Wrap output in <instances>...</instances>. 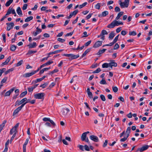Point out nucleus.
<instances>
[{
	"instance_id": "nucleus-1",
	"label": "nucleus",
	"mask_w": 152,
	"mask_h": 152,
	"mask_svg": "<svg viewBox=\"0 0 152 152\" xmlns=\"http://www.w3.org/2000/svg\"><path fill=\"white\" fill-rule=\"evenodd\" d=\"M63 56L69 57L68 58L69 60L76 59L79 57V55L78 54L75 55L72 54H64L63 55Z\"/></svg>"
},
{
	"instance_id": "nucleus-2",
	"label": "nucleus",
	"mask_w": 152,
	"mask_h": 152,
	"mask_svg": "<svg viewBox=\"0 0 152 152\" xmlns=\"http://www.w3.org/2000/svg\"><path fill=\"white\" fill-rule=\"evenodd\" d=\"M45 94L44 93H41L34 94V98L37 99H41L43 100L45 98Z\"/></svg>"
},
{
	"instance_id": "nucleus-3",
	"label": "nucleus",
	"mask_w": 152,
	"mask_h": 152,
	"mask_svg": "<svg viewBox=\"0 0 152 152\" xmlns=\"http://www.w3.org/2000/svg\"><path fill=\"white\" fill-rule=\"evenodd\" d=\"M129 0H125L124 2H121V0L119 1V4L121 8L127 7L129 4Z\"/></svg>"
},
{
	"instance_id": "nucleus-4",
	"label": "nucleus",
	"mask_w": 152,
	"mask_h": 152,
	"mask_svg": "<svg viewBox=\"0 0 152 152\" xmlns=\"http://www.w3.org/2000/svg\"><path fill=\"white\" fill-rule=\"evenodd\" d=\"M150 146L148 145H143L141 148H138L135 152H138L139 151L140 152H142L147 149Z\"/></svg>"
},
{
	"instance_id": "nucleus-5",
	"label": "nucleus",
	"mask_w": 152,
	"mask_h": 152,
	"mask_svg": "<svg viewBox=\"0 0 152 152\" xmlns=\"http://www.w3.org/2000/svg\"><path fill=\"white\" fill-rule=\"evenodd\" d=\"M27 100L26 98H24L22 99L20 101H18L17 100L16 102L15 103V106H18L21 104H22L25 102Z\"/></svg>"
},
{
	"instance_id": "nucleus-6",
	"label": "nucleus",
	"mask_w": 152,
	"mask_h": 152,
	"mask_svg": "<svg viewBox=\"0 0 152 152\" xmlns=\"http://www.w3.org/2000/svg\"><path fill=\"white\" fill-rule=\"evenodd\" d=\"M6 25L7 26V30L8 31L12 29L14 26V23L12 22L10 23H7Z\"/></svg>"
},
{
	"instance_id": "nucleus-7",
	"label": "nucleus",
	"mask_w": 152,
	"mask_h": 152,
	"mask_svg": "<svg viewBox=\"0 0 152 152\" xmlns=\"http://www.w3.org/2000/svg\"><path fill=\"white\" fill-rule=\"evenodd\" d=\"M23 105H21L20 106L18 107L14 111L13 113V116H14L18 113L19 111H20L23 107Z\"/></svg>"
},
{
	"instance_id": "nucleus-8",
	"label": "nucleus",
	"mask_w": 152,
	"mask_h": 152,
	"mask_svg": "<svg viewBox=\"0 0 152 152\" xmlns=\"http://www.w3.org/2000/svg\"><path fill=\"white\" fill-rule=\"evenodd\" d=\"M102 41H98L95 43L93 47L95 48H98L102 45Z\"/></svg>"
},
{
	"instance_id": "nucleus-9",
	"label": "nucleus",
	"mask_w": 152,
	"mask_h": 152,
	"mask_svg": "<svg viewBox=\"0 0 152 152\" xmlns=\"http://www.w3.org/2000/svg\"><path fill=\"white\" fill-rule=\"evenodd\" d=\"M90 139L95 142H97L99 141V139L97 137L94 135H91L90 136Z\"/></svg>"
},
{
	"instance_id": "nucleus-10",
	"label": "nucleus",
	"mask_w": 152,
	"mask_h": 152,
	"mask_svg": "<svg viewBox=\"0 0 152 152\" xmlns=\"http://www.w3.org/2000/svg\"><path fill=\"white\" fill-rule=\"evenodd\" d=\"M36 29L37 30L35 32L34 31L32 33L33 35L34 36H36L38 34L41 33L42 31V30L39 28L38 27L36 28Z\"/></svg>"
},
{
	"instance_id": "nucleus-11",
	"label": "nucleus",
	"mask_w": 152,
	"mask_h": 152,
	"mask_svg": "<svg viewBox=\"0 0 152 152\" xmlns=\"http://www.w3.org/2000/svg\"><path fill=\"white\" fill-rule=\"evenodd\" d=\"M38 84H35L33 86H32L31 87H28V91L29 92H32L33 90L36 88L38 86Z\"/></svg>"
},
{
	"instance_id": "nucleus-12",
	"label": "nucleus",
	"mask_w": 152,
	"mask_h": 152,
	"mask_svg": "<svg viewBox=\"0 0 152 152\" xmlns=\"http://www.w3.org/2000/svg\"><path fill=\"white\" fill-rule=\"evenodd\" d=\"M111 61V62L109 63V67L112 68L113 66L116 67L117 66V63L114 62V60H112Z\"/></svg>"
},
{
	"instance_id": "nucleus-13",
	"label": "nucleus",
	"mask_w": 152,
	"mask_h": 152,
	"mask_svg": "<svg viewBox=\"0 0 152 152\" xmlns=\"http://www.w3.org/2000/svg\"><path fill=\"white\" fill-rule=\"evenodd\" d=\"M14 89L15 88H13L11 89L10 90L7 91L5 94V96H9L10 95L11 93L14 90Z\"/></svg>"
},
{
	"instance_id": "nucleus-14",
	"label": "nucleus",
	"mask_w": 152,
	"mask_h": 152,
	"mask_svg": "<svg viewBox=\"0 0 152 152\" xmlns=\"http://www.w3.org/2000/svg\"><path fill=\"white\" fill-rule=\"evenodd\" d=\"M37 46V43L35 42H34L33 43H30L27 45V46L29 47V48H35Z\"/></svg>"
},
{
	"instance_id": "nucleus-15",
	"label": "nucleus",
	"mask_w": 152,
	"mask_h": 152,
	"mask_svg": "<svg viewBox=\"0 0 152 152\" xmlns=\"http://www.w3.org/2000/svg\"><path fill=\"white\" fill-rule=\"evenodd\" d=\"M108 14V12L107 11H105L103 12L101 14L99 15L98 16L99 17H104L107 15Z\"/></svg>"
},
{
	"instance_id": "nucleus-16",
	"label": "nucleus",
	"mask_w": 152,
	"mask_h": 152,
	"mask_svg": "<svg viewBox=\"0 0 152 152\" xmlns=\"http://www.w3.org/2000/svg\"><path fill=\"white\" fill-rule=\"evenodd\" d=\"M116 26L115 20L112 22L110 24L108 25L107 27L109 28H113L114 27Z\"/></svg>"
},
{
	"instance_id": "nucleus-17",
	"label": "nucleus",
	"mask_w": 152,
	"mask_h": 152,
	"mask_svg": "<svg viewBox=\"0 0 152 152\" xmlns=\"http://www.w3.org/2000/svg\"><path fill=\"white\" fill-rule=\"evenodd\" d=\"M16 11L18 14L20 16H21L23 15L22 10L20 8V7H18L16 10Z\"/></svg>"
},
{
	"instance_id": "nucleus-18",
	"label": "nucleus",
	"mask_w": 152,
	"mask_h": 152,
	"mask_svg": "<svg viewBox=\"0 0 152 152\" xmlns=\"http://www.w3.org/2000/svg\"><path fill=\"white\" fill-rule=\"evenodd\" d=\"M33 75H34V74L33 72H31V73H27L23 75V77H27L31 76Z\"/></svg>"
},
{
	"instance_id": "nucleus-19",
	"label": "nucleus",
	"mask_w": 152,
	"mask_h": 152,
	"mask_svg": "<svg viewBox=\"0 0 152 152\" xmlns=\"http://www.w3.org/2000/svg\"><path fill=\"white\" fill-rule=\"evenodd\" d=\"M37 52V50H28L26 55H30L32 54L36 53Z\"/></svg>"
},
{
	"instance_id": "nucleus-20",
	"label": "nucleus",
	"mask_w": 152,
	"mask_h": 152,
	"mask_svg": "<svg viewBox=\"0 0 152 152\" xmlns=\"http://www.w3.org/2000/svg\"><path fill=\"white\" fill-rule=\"evenodd\" d=\"M7 122L6 120H4L2 123L0 125V130L1 131L3 128V127L4 126L5 124Z\"/></svg>"
},
{
	"instance_id": "nucleus-21",
	"label": "nucleus",
	"mask_w": 152,
	"mask_h": 152,
	"mask_svg": "<svg viewBox=\"0 0 152 152\" xmlns=\"http://www.w3.org/2000/svg\"><path fill=\"white\" fill-rule=\"evenodd\" d=\"M115 36V35L114 32L113 31H112L109 34V38L110 39H113Z\"/></svg>"
},
{
	"instance_id": "nucleus-22",
	"label": "nucleus",
	"mask_w": 152,
	"mask_h": 152,
	"mask_svg": "<svg viewBox=\"0 0 152 152\" xmlns=\"http://www.w3.org/2000/svg\"><path fill=\"white\" fill-rule=\"evenodd\" d=\"M124 14V12H121L118 14L116 18L115 19L116 20H118L120 17L123 15Z\"/></svg>"
},
{
	"instance_id": "nucleus-23",
	"label": "nucleus",
	"mask_w": 152,
	"mask_h": 152,
	"mask_svg": "<svg viewBox=\"0 0 152 152\" xmlns=\"http://www.w3.org/2000/svg\"><path fill=\"white\" fill-rule=\"evenodd\" d=\"M86 138V135L85 133H83L81 136V139L82 141H84Z\"/></svg>"
},
{
	"instance_id": "nucleus-24",
	"label": "nucleus",
	"mask_w": 152,
	"mask_h": 152,
	"mask_svg": "<svg viewBox=\"0 0 152 152\" xmlns=\"http://www.w3.org/2000/svg\"><path fill=\"white\" fill-rule=\"evenodd\" d=\"M107 50L106 49H103L102 50H99V52L97 53V55H99L104 53Z\"/></svg>"
},
{
	"instance_id": "nucleus-25",
	"label": "nucleus",
	"mask_w": 152,
	"mask_h": 152,
	"mask_svg": "<svg viewBox=\"0 0 152 152\" xmlns=\"http://www.w3.org/2000/svg\"><path fill=\"white\" fill-rule=\"evenodd\" d=\"M33 19V17L32 16H29V17H27L26 18L25 20V22H28L30 20H32Z\"/></svg>"
},
{
	"instance_id": "nucleus-26",
	"label": "nucleus",
	"mask_w": 152,
	"mask_h": 152,
	"mask_svg": "<svg viewBox=\"0 0 152 152\" xmlns=\"http://www.w3.org/2000/svg\"><path fill=\"white\" fill-rule=\"evenodd\" d=\"M13 0H9L6 3L5 5L6 7H8L12 2Z\"/></svg>"
},
{
	"instance_id": "nucleus-27",
	"label": "nucleus",
	"mask_w": 152,
	"mask_h": 152,
	"mask_svg": "<svg viewBox=\"0 0 152 152\" xmlns=\"http://www.w3.org/2000/svg\"><path fill=\"white\" fill-rule=\"evenodd\" d=\"M27 92V91H25L22 93L20 95V98H22L26 95Z\"/></svg>"
},
{
	"instance_id": "nucleus-28",
	"label": "nucleus",
	"mask_w": 152,
	"mask_h": 152,
	"mask_svg": "<svg viewBox=\"0 0 152 152\" xmlns=\"http://www.w3.org/2000/svg\"><path fill=\"white\" fill-rule=\"evenodd\" d=\"M102 66L103 68H107L109 67V63H104L102 64Z\"/></svg>"
},
{
	"instance_id": "nucleus-29",
	"label": "nucleus",
	"mask_w": 152,
	"mask_h": 152,
	"mask_svg": "<svg viewBox=\"0 0 152 152\" xmlns=\"http://www.w3.org/2000/svg\"><path fill=\"white\" fill-rule=\"evenodd\" d=\"M16 48V46L14 45H12L11 46L10 50L12 51H14Z\"/></svg>"
},
{
	"instance_id": "nucleus-30",
	"label": "nucleus",
	"mask_w": 152,
	"mask_h": 152,
	"mask_svg": "<svg viewBox=\"0 0 152 152\" xmlns=\"http://www.w3.org/2000/svg\"><path fill=\"white\" fill-rule=\"evenodd\" d=\"M90 49H87L84 52V53H83V54L82 55V56L83 57H84V56H85L89 52H90Z\"/></svg>"
},
{
	"instance_id": "nucleus-31",
	"label": "nucleus",
	"mask_w": 152,
	"mask_h": 152,
	"mask_svg": "<svg viewBox=\"0 0 152 152\" xmlns=\"http://www.w3.org/2000/svg\"><path fill=\"white\" fill-rule=\"evenodd\" d=\"M16 133V130L15 129V128L13 127L10 130V134H12L13 133Z\"/></svg>"
},
{
	"instance_id": "nucleus-32",
	"label": "nucleus",
	"mask_w": 152,
	"mask_h": 152,
	"mask_svg": "<svg viewBox=\"0 0 152 152\" xmlns=\"http://www.w3.org/2000/svg\"><path fill=\"white\" fill-rule=\"evenodd\" d=\"M14 70V68H13L9 69L5 72V74L7 75L10 72Z\"/></svg>"
},
{
	"instance_id": "nucleus-33",
	"label": "nucleus",
	"mask_w": 152,
	"mask_h": 152,
	"mask_svg": "<svg viewBox=\"0 0 152 152\" xmlns=\"http://www.w3.org/2000/svg\"><path fill=\"white\" fill-rule=\"evenodd\" d=\"M12 9V8H11L10 7L7 11V12L5 15L6 16L8 15H9L11 13V11Z\"/></svg>"
},
{
	"instance_id": "nucleus-34",
	"label": "nucleus",
	"mask_w": 152,
	"mask_h": 152,
	"mask_svg": "<svg viewBox=\"0 0 152 152\" xmlns=\"http://www.w3.org/2000/svg\"><path fill=\"white\" fill-rule=\"evenodd\" d=\"M137 34L135 31H130L129 32V35H130L135 36Z\"/></svg>"
},
{
	"instance_id": "nucleus-35",
	"label": "nucleus",
	"mask_w": 152,
	"mask_h": 152,
	"mask_svg": "<svg viewBox=\"0 0 152 152\" xmlns=\"http://www.w3.org/2000/svg\"><path fill=\"white\" fill-rule=\"evenodd\" d=\"M115 26H118L120 25H123V23L121 22H118V21H116V20H115Z\"/></svg>"
},
{
	"instance_id": "nucleus-36",
	"label": "nucleus",
	"mask_w": 152,
	"mask_h": 152,
	"mask_svg": "<svg viewBox=\"0 0 152 152\" xmlns=\"http://www.w3.org/2000/svg\"><path fill=\"white\" fill-rule=\"evenodd\" d=\"M87 4V2H85L84 3L80 5L79 6V8L80 9H81L83 7H84V6H86Z\"/></svg>"
},
{
	"instance_id": "nucleus-37",
	"label": "nucleus",
	"mask_w": 152,
	"mask_h": 152,
	"mask_svg": "<svg viewBox=\"0 0 152 152\" xmlns=\"http://www.w3.org/2000/svg\"><path fill=\"white\" fill-rule=\"evenodd\" d=\"M101 71V69L99 68H97L96 70L93 72L94 73H97Z\"/></svg>"
},
{
	"instance_id": "nucleus-38",
	"label": "nucleus",
	"mask_w": 152,
	"mask_h": 152,
	"mask_svg": "<svg viewBox=\"0 0 152 152\" xmlns=\"http://www.w3.org/2000/svg\"><path fill=\"white\" fill-rule=\"evenodd\" d=\"M63 50H56L54 51H53L52 52H53V54H56L58 53L61 52H62V51H63Z\"/></svg>"
},
{
	"instance_id": "nucleus-39",
	"label": "nucleus",
	"mask_w": 152,
	"mask_h": 152,
	"mask_svg": "<svg viewBox=\"0 0 152 152\" xmlns=\"http://www.w3.org/2000/svg\"><path fill=\"white\" fill-rule=\"evenodd\" d=\"M101 34L102 35H104L105 34H107L108 33L106 30H103L102 31Z\"/></svg>"
},
{
	"instance_id": "nucleus-40",
	"label": "nucleus",
	"mask_w": 152,
	"mask_h": 152,
	"mask_svg": "<svg viewBox=\"0 0 152 152\" xmlns=\"http://www.w3.org/2000/svg\"><path fill=\"white\" fill-rule=\"evenodd\" d=\"M7 77H4L1 81V84H2L5 83L7 80Z\"/></svg>"
},
{
	"instance_id": "nucleus-41",
	"label": "nucleus",
	"mask_w": 152,
	"mask_h": 152,
	"mask_svg": "<svg viewBox=\"0 0 152 152\" xmlns=\"http://www.w3.org/2000/svg\"><path fill=\"white\" fill-rule=\"evenodd\" d=\"M57 40L59 42H60L61 43H63L64 42L65 40L64 39H62L61 38H58L57 39Z\"/></svg>"
},
{
	"instance_id": "nucleus-42",
	"label": "nucleus",
	"mask_w": 152,
	"mask_h": 152,
	"mask_svg": "<svg viewBox=\"0 0 152 152\" xmlns=\"http://www.w3.org/2000/svg\"><path fill=\"white\" fill-rule=\"evenodd\" d=\"M100 3H98L95 6V8L98 10H99L100 7Z\"/></svg>"
},
{
	"instance_id": "nucleus-43",
	"label": "nucleus",
	"mask_w": 152,
	"mask_h": 152,
	"mask_svg": "<svg viewBox=\"0 0 152 152\" xmlns=\"http://www.w3.org/2000/svg\"><path fill=\"white\" fill-rule=\"evenodd\" d=\"M100 97L102 101H105L106 100L105 97L104 95L102 94L100 96Z\"/></svg>"
},
{
	"instance_id": "nucleus-44",
	"label": "nucleus",
	"mask_w": 152,
	"mask_h": 152,
	"mask_svg": "<svg viewBox=\"0 0 152 152\" xmlns=\"http://www.w3.org/2000/svg\"><path fill=\"white\" fill-rule=\"evenodd\" d=\"M23 61L22 60H20L18 63L16 65V66H20L23 63Z\"/></svg>"
},
{
	"instance_id": "nucleus-45",
	"label": "nucleus",
	"mask_w": 152,
	"mask_h": 152,
	"mask_svg": "<svg viewBox=\"0 0 152 152\" xmlns=\"http://www.w3.org/2000/svg\"><path fill=\"white\" fill-rule=\"evenodd\" d=\"M100 83L102 84H106V81L104 79H102V80L100 81Z\"/></svg>"
},
{
	"instance_id": "nucleus-46",
	"label": "nucleus",
	"mask_w": 152,
	"mask_h": 152,
	"mask_svg": "<svg viewBox=\"0 0 152 152\" xmlns=\"http://www.w3.org/2000/svg\"><path fill=\"white\" fill-rule=\"evenodd\" d=\"M112 88L113 91L115 92H116L118 91V88L116 86L113 87Z\"/></svg>"
},
{
	"instance_id": "nucleus-47",
	"label": "nucleus",
	"mask_w": 152,
	"mask_h": 152,
	"mask_svg": "<svg viewBox=\"0 0 152 152\" xmlns=\"http://www.w3.org/2000/svg\"><path fill=\"white\" fill-rule=\"evenodd\" d=\"M78 10H75L73 12L71 13V14L72 15V16H73L74 15H76L77 13H78Z\"/></svg>"
},
{
	"instance_id": "nucleus-48",
	"label": "nucleus",
	"mask_w": 152,
	"mask_h": 152,
	"mask_svg": "<svg viewBox=\"0 0 152 152\" xmlns=\"http://www.w3.org/2000/svg\"><path fill=\"white\" fill-rule=\"evenodd\" d=\"M55 85V83L53 82L52 83H51V84L49 86L48 88L50 89L51 88H53V86H54Z\"/></svg>"
},
{
	"instance_id": "nucleus-49",
	"label": "nucleus",
	"mask_w": 152,
	"mask_h": 152,
	"mask_svg": "<svg viewBox=\"0 0 152 152\" xmlns=\"http://www.w3.org/2000/svg\"><path fill=\"white\" fill-rule=\"evenodd\" d=\"M119 48V45L118 43H116L113 49L114 50H117Z\"/></svg>"
},
{
	"instance_id": "nucleus-50",
	"label": "nucleus",
	"mask_w": 152,
	"mask_h": 152,
	"mask_svg": "<svg viewBox=\"0 0 152 152\" xmlns=\"http://www.w3.org/2000/svg\"><path fill=\"white\" fill-rule=\"evenodd\" d=\"M115 11L116 12H118L120 11V9L119 7H116L115 8Z\"/></svg>"
},
{
	"instance_id": "nucleus-51",
	"label": "nucleus",
	"mask_w": 152,
	"mask_h": 152,
	"mask_svg": "<svg viewBox=\"0 0 152 152\" xmlns=\"http://www.w3.org/2000/svg\"><path fill=\"white\" fill-rule=\"evenodd\" d=\"M50 119L49 118H43V120L45 121H49V122L50 120Z\"/></svg>"
},
{
	"instance_id": "nucleus-52",
	"label": "nucleus",
	"mask_w": 152,
	"mask_h": 152,
	"mask_svg": "<svg viewBox=\"0 0 152 152\" xmlns=\"http://www.w3.org/2000/svg\"><path fill=\"white\" fill-rule=\"evenodd\" d=\"M78 147L79 148L80 150L82 151H84V146L81 145H79V146Z\"/></svg>"
},
{
	"instance_id": "nucleus-53",
	"label": "nucleus",
	"mask_w": 152,
	"mask_h": 152,
	"mask_svg": "<svg viewBox=\"0 0 152 152\" xmlns=\"http://www.w3.org/2000/svg\"><path fill=\"white\" fill-rule=\"evenodd\" d=\"M131 128L130 127H128L126 129V134H129L131 131Z\"/></svg>"
},
{
	"instance_id": "nucleus-54",
	"label": "nucleus",
	"mask_w": 152,
	"mask_h": 152,
	"mask_svg": "<svg viewBox=\"0 0 152 152\" xmlns=\"http://www.w3.org/2000/svg\"><path fill=\"white\" fill-rule=\"evenodd\" d=\"M119 34H118L117 36L113 40V41L115 43L117 41L119 36Z\"/></svg>"
},
{
	"instance_id": "nucleus-55",
	"label": "nucleus",
	"mask_w": 152,
	"mask_h": 152,
	"mask_svg": "<svg viewBox=\"0 0 152 152\" xmlns=\"http://www.w3.org/2000/svg\"><path fill=\"white\" fill-rule=\"evenodd\" d=\"M48 8L47 7H42L40 9L41 11H46Z\"/></svg>"
},
{
	"instance_id": "nucleus-56",
	"label": "nucleus",
	"mask_w": 152,
	"mask_h": 152,
	"mask_svg": "<svg viewBox=\"0 0 152 152\" xmlns=\"http://www.w3.org/2000/svg\"><path fill=\"white\" fill-rule=\"evenodd\" d=\"M48 85V84L46 83H45L41 85L40 86V87L42 88H45L46 86Z\"/></svg>"
},
{
	"instance_id": "nucleus-57",
	"label": "nucleus",
	"mask_w": 152,
	"mask_h": 152,
	"mask_svg": "<svg viewBox=\"0 0 152 152\" xmlns=\"http://www.w3.org/2000/svg\"><path fill=\"white\" fill-rule=\"evenodd\" d=\"M84 147L86 151H90V149H89L88 146L87 145H85L84 146Z\"/></svg>"
},
{
	"instance_id": "nucleus-58",
	"label": "nucleus",
	"mask_w": 152,
	"mask_h": 152,
	"mask_svg": "<svg viewBox=\"0 0 152 152\" xmlns=\"http://www.w3.org/2000/svg\"><path fill=\"white\" fill-rule=\"evenodd\" d=\"M127 33V32L124 30H122L121 32V34L123 36H124L126 35Z\"/></svg>"
},
{
	"instance_id": "nucleus-59",
	"label": "nucleus",
	"mask_w": 152,
	"mask_h": 152,
	"mask_svg": "<svg viewBox=\"0 0 152 152\" xmlns=\"http://www.w3.org/2000/svg\"><path fill=\"white\" fill-rule=\"evenodd\" d=\"M16 134V133H14V134H13L12 137H11V139H10V143H11V142H12V141L13 140Z\"/></svg>"
},
{
	"instance_id": "nucleus-60",
	"label": "nucleus",
	"mask_w": 152,
	"mask_h": 152,
	"mask_svg": "<svg viewBox=\"0 0 152 152\" xmlns=\"http://www.w3.org/2000/svg\"><path fill=\"white\" fill-rule=\"evenodd\" d=\"M58 138H59V139L58 140V142L59 143L61 142L62 138V136L61 135H60V136Z\"/></svg>"
},
{
	"instance_id": "nucleus-61",
	"label": "nucleus",
	"mask_w": 152,
	"mask_h": 152,
	"mask_svg": "<svg viewBox=\"0 0 152 152\" xmlns=\"http://www.w3.org/2000/svg\"><path fill=\"white\" fill-rule=\"evenodd\" d=\"M27 7V4H25L23 5V7L22 9L23 10H25L26 9Z\"/></svg>"
},
{
	"instance_id": "nucleus-62",
	"label": "nucleus",
	"mask_w": 152,
	"mask_h": 152,
	"mask_svg": "<svg viewBox=\"0 0 152 152\" xmlns=\"http://www.w3.org/2000/svg\"><path fill=\"white\" fill-rule=\"evenodd\" d=\"M93 15V13H90L88 15H87L86 17V18L87 19H89L91 16L92 15Z\"/></svg>"
},
{
	"instance_id": "nucleus-63",
	"label": "nucleus",
	"mask_w": 152,
	"mask_h": 152,
	"mask_svg": "<svg viewBox=\"0 0 152 152\" xmlns=\"http://www.w3.org/2000/svg\"><path fill=\"white\" fill-rule=\"evenodd\" d=\"M91 40H90L86 42L85 44V45L86 46H88L91 43Z\"/></svg>"
},
{
	"instance_id": "nucleus-64",
	"label": "nucleus",
	"mask_w": 152,
	"mask_h": 152,
	"mask_svg": "<svg viewBox=\"0 0 152 152\" xmlns=\"http://www.w3.org/2000/svg\"><path fill=\"white\" fill-rule=\"evenodd\" d=\"M88 97L90 98H93V94L91 92L88 93Z\"/></svg>"
}]
</instances>
